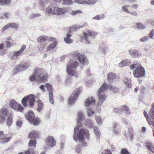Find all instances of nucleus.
Segmentation results:
<instances>
[{
	"label": "nucleus",
	"instance_id": "f257e3e1",
	"mask_svg": "<svg viewBox=\"0 0 154 154\" xmlns=\"http://www.w3.org/2000/svg\"><path fill=\"white\" fill-rule=\"evenodd\" d=\"M72 58L67 64L66 71L68 74L71 76H76L77 74L75 72V69L79 65L77 61L83 65L87 64L88 61L86 57L84 54L79 53L78 51H74L72 53Z\"/></svg>",
	"mask_w": 154,
	"mask_h": 154
},
{
	"label": "nucleus",
	"instance_id": "f03ea898",
	"mask_svg": "<svg viewBox=\"0 0 154 154\" xmlns=\"http://www.w3.org/2000/svg\"><path fill=\"white\" fill-rule=\"evenodd\" d=\"M84 118L83 113L81 112L78 113L77 123L75 127L73 138L75 141H79L81 143V145L85 146L86 145V143L84 142L85 140H88L89 139V134L87 129L83 128L79 130V127L81 125V121Z\"/></svg>",
	"mask_w": 154,
	"mask_h": 154
},
{
	"label": "nucleus",
	"instance_id": "7ed1b4c3",
	"mask_svg": "<svg viewBox=\"0 0 154 154\" xmlns=\"http://www.w3.org/2000/svg\"><path fill=\"white\" fill-rule=\"evenodd\" d=\"M111 91L114 93H118V88L115 86L111 85H107L106 83H104L97 91V96L98 97V106H100L104 102L106 98V95L103 93L107 90V89Z\"/></svg>",
	"mask_w": 154,
	"mask_h": 154
},
{
	"label": "nucleus",
	"instance_id": "20e7f679",
	"mask_svg": "<svg viewBox=\"0 0 154 154\" xmlns=\"http://www.w3.org/2000/svg\"><path fill=\"white\" fill-rule=\"evenodd\" d=\"M34 73L37 75V81L39 82H43L47 80L48 75L46 72H44L41 68H36L35 69Z\"/></svg>",
	"mask_w": 154,
	"mask_h": 154
},
{
	"label": "nucleus",
	"instance_id": "39448f33",
	"mask_svg": "<svg viewBox=\"0 0 154 154\" xmlns=\"http://www.w3.org/2000/svg\"><path fill=\"white\" fill-rule=\"evenodd\" d=\"M10 107L13 110L17 111L22 112L24 109L23 107L20 104L18 103L14 99L11 100L9 102Z\"/></svg>",
	"mask_w": 154,
	"mask_h": 154
},
{
	"label": "nucleus",
	"instance_id": "423d86ee",
	"mask_svg": "<svg viewBox=\"0 0 154 154\" xmlns=\"http://www.w3.org/2000/svg\"><path fill=\"white\" fill-rule=\"evenodd\" d=\"M96 35V32L88 31L84 33L83 40L86 44H89L90 43L91 38Z\"/></svg>",
	"mask_w": 154,
	"mask_h": 154
},
{
	"label": "nucleus",
	"instance_id": "0eeeda50",
	"mask_svg": "<svg viewBox=\"0 0 154 154\" xmlns=\"http://www.w3.org/2000/svg\"><path fill=\"white\" fill-rule=\"evenodd\" d=\"M10 113H9V109L6 108L4 107L0 109V122L3 123L5 122L6 117Z\"/></svg>",
	"mask_w": 154,
	"mask_h": 154
},
{
	"label": "nucleus",
	"instance_id": "6e6552de",
	"mask_svg": "<svg viewBox=\"0 0 154 154\" xmlns=\"http://www.w3.org/2000/svg\"><path fill=\"white\" fill-rule=\"evenodd\" d=\"M80 93L79 88L76 89L73 94H72L68 99V103L70 105L73 104L77 100Z\"/></svg>",
	"mask_w": 154,
	"mask_h": 154
},
{
	"label": "nucleus",
	"instance_id": "1a4fd4ad",
	"mask_svg": "<svg viewBox=\"0 0 154 154\" xmlns=\"http://www.w3.org/2000/svg\"><path fill=\"white\" fill-rule=\"evenodd\" d=\"M26 48V46L23 45L22 46L20 50L17 51H14L13 54L10 55L11 59L13 60H17L19 56L23 54V52Z\"/></svg>",
	"mask_w": 154,
	"mask_h": 154
},
{
	"label": "nucleus",
	"instance_id": "9d476101",
	"mask_svg": "<svg viewBox=\"0 0 154 154\" xmlns=\"http://www.w3.org/2000/svg\"><path fill=\"white\" fill-rule=\"evenodd\" d=\"M133 75L134 76L135 78L143 77L145 75V70L141 66L137 67L134 71Z\"/></svg>",
	"mask_w": 154,
	"mask_h": 154
},
{
	"label": "nucleus",
	"instance_id": "9b49d317",
	"mask_svg": "<svg viewBox=\"0 0 154 154\" xmlns=\"http://www.w3.org/2000/svg\"><path fill=\"white\" fill-rule=\"evenodd\" d=\"M149 116L151 117L152 119L154 120H152L149 117V116L147 113L144 111V115L145 117L146 118L148 124L150 125H152L154 122V108L152 107L151 108L149 112Z\"/></svg>",
	"mask_w": 154,
	"mask_h": 154
},
{
	"label": "nucleus",
	"instance_id": "f8f14e48",
	"mask_svg": "<svg viewBox=\"0 0 154 154\" xmlns=\"http://www.w3.org/2000/svg\"><path fill=\"white\" fill-rule=\"evenodd\" d=\"M29 66V63L22 62L20 64L16 66L15 69L16 70V72L20 71L26 69H27Z\"/></svg>",
	"mask_w": 154,
	"mask_h": 154
},
{
	"label": "nucleus",
	"instance_id": "ddd939ff",
	"mask_svg": "<svg viewBox=\"0 0 154 154\" xmlns=\"http://www.w3.org/2000/svg\"><path fill=\"white\" fill-rule=\"evenodd\" d=\"M97 0H75V2L79 4L93 5L95 4Z\"/></svg>",
	"mask_w": 154,
	"mask_h": 154
},
{
	"label": "nucleus",
	"instance_id": "4468645a",
	"mask_svg": "<svg viewBox=\"0 0 154 154\" xmlns=\"http://www.w3.org/2000/svg\"><path fill=\"white\" fill-rule=\"evenodd\" d=\"M46 142L48 146L52 147L55 146L56 144V141L55 140L54 137L51 136H49L47 138Z\"/></svg>",
	"mask_w": 154,
	"mask_h": 154
},
{
	"label": "nucleus",
	"instance_id": "2eb2a0df",
	"mask_svg": "<svg viewBox=\"0 0 154 154\" xmlns=\"http://www.w3.org/2000/svg\"><path fill=\"white\" fill-rule=\"evenodd\" d=\"M55 7L52 5H50L46 8V13L49 15H55Z\"/></svg>",
	"mask_w": 154,
	"mask_h": 154
},
{
	"label": "nucleus",
	"instance_id": "dca6fc26",
	"mask_svg": "<svg viewBox=\"0 0 154 154\" xmlns=\"http://www.w3.org/2000/svg\"><path fill=\"white\" fill-rule=\"evenodd\" d=\"M55 8V15H62L65 14L66 12V9L65 8H60L57 7H56Z\"/></svg>",
	"mask_w": 154,
	"mask_h": 154
},
{
	"label": "nucleus",
	"instance_id": "f3484780",
	"mask_svg": "<svg viewBox=\"0 0 154 154\" xmlns=\"http://www.w3.org/2000/svg\"><path fill=\"white\" fill-rule=\"evenodd\" d=\"M25 116L26 119L29 122L35 117V115L34 112L30 110L25 114Z\"/></svg>",
	"mask_w": 154,
	"mask_h": 154
},
{
	"label": "nucleus",
	"instance_id": "a211bd4d",
	"mask_svg": "<svg viewBox=\"0 0 154 154\" xmlns=\"http://www.w3.org/2000/svg\"><path fill=\"white\" fill-rule=\"evenodd\" d=\"M95 100L94 99L93 97H88L85 102V105L86 106H89L95 103Z\"/></svg>",
	"mask_w": 154,
	"mask_h": 154
},
{
	"label": "nucleus",
	"instance_id": "6ab92c4d",
	"mask_svg": "<svg viewBox=\"0 0 154 154\" xmlns=\"http://www.w3.org/2000/svg\"><path fill=\"white\" fill-rule=\"evenodd\" d=\"M29 95H31L29 97H28L29 103V106L31 108H32L34 106L35 103V98L34 97V95L32 94H30Z\"/></svg>",
	"mask_w": 154,
	"mask_h": 154
},
{
	"label": "nucleus",
	"instance_id": "aec40b11",
	"mask_svg": "<svg viewBox=\"0 0 154 154\" xmlns=\"http://www.w3.org/2000/svg\"><path fill=\"white\" fill-rule=\"evenodd\" d=\"M129 54L132 55L134 57H137L140 56L142 54L140 53H138L136 50L130 49L128 50Z\"/></svg>",
	"mask_w": 154,
	"mask_h": 154
},
{
	"label": "nucleus",
	"instance_id": "412c9836",
	"mask_svg": "<svg viewBox=\"0 0 154 154\" xmlns=\"http://www.w3.org/2000/svg\"><path fill=\"white\" fill-rule=\"evenodd\" d=\"M131 81V80L130 78H125L123 79V81L125 85L130 88H131L132 86Z\"/></svg>",
	"mask_w": 154,
	"mask_h": 154
},
{
	"label": "nucleus",
	"instance_id": "4be33fe9",
	"mask_svg": "<svg viewBox=\"0 0 154 154\" xmlns=\"http://www.w3.org/2000/svg\"><path fill=\"white\" fill-rule=\"evenodd\" d=\"M131 63L130 60H125L121 61L119 63V66L120 67H122L127 65H129Z\"/></svg>",
	"mask_w": 154,
	"mask_h": 154
},
{
	"label": "nucleus",
	"instance_id": "5701e85b",
	"mask_svg": "<svg viewBox=\"0 0 154 154\" xmlns=\"http://www.w3.org/2000/svg\"><path fill=\"white\" fill-rule=\"evenodd\" d=\"M13 117V113H10L7 119L6 123L8 126H10L12 124Z\"/></svg>",
	"mask_w": 154,
	"mask_h": 154
},
{
	"label": "nucleus",
	"instance_id": "b1692460",
	"mask_svg": "<svg viewBox=\"0 0 154 154\" xmlns=\"http://www.w3.org/2000/svg\"><path fill=\"white\" fill-rule=\"evenodd\" d=\"M38 134L37 131H33L29 133V138L35 139L38 137Z\"/></svg>",
	"mask_w": 154,
	"mask_h": 154
},
{
	"label": "nucleus",
	"instance_id": "393cba45",
	"mask_svg": "<svg viewBox=\"0 0 154 154\" xmlns=\"http://www.w3.org/2000/svg\"><path fill=\"white\" fill-rule=\"evenodd\" d=\"M40 121L38 117L33 118L29 122L31 124H32L34 125H38Z\"/></svg>",
	"mask_w": 154,
	"mask_h": 154
},
{
	"label": "nucleus",
	"instance_id": "a878e982",
	"mask_svg": "<svg viewBox=\"0 0 154 154\" xmlns=\"http://www.w3.org/2000/svg\"><path fill=\"white\" fill-rule=\"evenodd\" d=\"M66 36L64 38V40L65 42L67 44H70L73 42L72 39L70 38L72 36V35L69 33H67Z\"/></svg>",
	"mask_w": 154,
	"mask_h": 154
},
{
	"label": "nucleus",
	"instance_id": "bb28decb",
	"mask_svg": "<svg viewBox=\"0 0 154 154\" xmlns=\"http://www.w3.org/2000/svg\"><path fill=\"white\" fill-rule=\"evenodd\" d=\"M11 139L10 137H5L1 138L0 139V143L2 144H4L8 142Z\"/></svg>",
	"mask_w": 154,
	"mask_h": 154
},
{
	"label": "nucleus",
	"instance_id": "cd10ccee",
	"mask_svg": "<svg viewBox=\"0 0 154 154\" xmlns=\"http://www.w3.org/2000/svg\"><path fill=\"white\" fill-rule=\"evenodd\" d=\"M57 42L56 41H54L53 44H50L46 48V51H48L54 48L57 46Z\"/></svg>",
	"mask_w": 154,
	"mask_h": 154
},
{
	"label": "nucleus",
	"instance_id": "c85d7f7f",
	"mask_svg": "<svg viewBox=\"0 0 154 154\" xmlns=\"http://www.w3.org/2000/svg\"><path fill=\"white\" fill-rule=\"evenodd\" d=\"M116 74L112 72L109 73L107 75L108 79L110 82L112 81L116 78Z\"/></svg>",
	"mask_w": 154,
	"mask_h": 154
},
{
	"label": "nucleus",
	"instance_id": "c756f323",
	"mask_svg": "<svg viewBox=\"0 0 154 154\" xmlns=\"http://www.w3.org/2000/svg\"><path fill=\"white\" fill-rule=\"evenodd\" d=\"M146 146L148 150L151 153L154 154V147L151 143H146Z\"/></svg>",
	"mask_w": 154,
	"mask_h": 154
},
{
	"label": "nucleus",
	"instance_id": "7c9ffc66",
	"mask_svg": "<svg viewBox=\"0 0 154 154\" xmlns=\"http://www.w3.org/2000/svg\"><path fill=\"white\" fill-rule=\"evenodd\" d=\"M127 135L128 136L130 139H133L134 135L133 134V129L132 128L130 127L128 128Z\"/></svg>",
	"mask_w": 154,
	"mask_h": 154
},
{
	"label": "nucleus",
	"instance_id": "2f4dec72",
	"mask_svg": "<svg viewBox=\"0 0 154 154\" xmlns=\"http://www.w3.org/2000/svg\"><path fill=\"white\" fill-rule=\"evenodd\" d=\"M38 107L37 110L38 112H39L41 111L43 107V104L40 100H38L37 101Z\"/></svg>",
	"mask_w": 154,
	"mask_h": 154
},
{
	"label": "nucleus",
	"instance_id": "473e14b6",
	"mask_svg": "<svg viewBox=\"0 0 154 154\" xmlns=\"http://www.w3.org/2000/svg\"><path fill=\"white\" fill-rule=\"evenodd\" d=\"M31 95H27L26 96L24 97L22 100V104L23 106L26 107L27 106L26 103L27 100H28V97H29Z\"/></svg>",
	"mask_w": 154,
	"mask_h": 154
},
{
	"label": "nucleus",
	"instance_id": "72a5a7b5",
	"mask_svg": "<svg viewBox=\"0 0 154 154\" xmlns=\"http://www.w3.org/2000/svg\"><path fill=\"white\" fill-rule=\"evenodd\" d=\"M94 132L96 135V138L97 139H99L100 134L98 128L97 127L95 126L94 127Z\"/></svg>",
	"mask_w": 154,
	"mask_h": 154
},
{
	"label": "nucleus",
	"instance_id": "f704fd0d",
	"mask_svg": "<svg viewBox=\"0 0 154 154\" xmlns=\"http://www.w3.org/2000/svg\"><path fill=\"white\" fill-rule=\"evenodd\" d=\"M48 39V37L45 35H42L38 38L37 41L39 42H45Z\"/></svg>",
	"mask_w": 154,
	"mask_h": 154
},
{
	"label": "nucleus",
	"instance_id": "c9c22d12",
	"mask_svg": "<svg viewBox=\"0 0 154 154\" xmlns=\"http://www.w3.org/2000/svg\"><path fill=\"white\" fill-rule=\"evenodd\" d=\"M85 124L86 126L89 128H91L93 126L92 121L90 119H88L86 120Z\"/></svg>",
	"mask_w": 154,
	"mask_h": 154
},
{
	"label": "nucleus",
	"instance_id": "e433bc0d",
	"mask_svg": "<svg viewBox=\"0 0 154 154\" xmlns=\"http://www.w3.org/2000/svg\"><path fill=\"white\" fill-rule=\"evenodd\" d=\"M36 141L35 139H31L29 141L28 143L29 147L35 148L36 146Z\"/></svg>",
	"mask_w": 154,
	"mask_h": 154
},
{
	"label": "nucleus",
	"instance_id": "4c0bfd02",
	"mask_svg": "<svg viewBox=\"0 0 154 154\" xmlns=\"http://www.w3.org/2000/svg\"><path fill=\"white\" fill-rule=\"evenodd\" d=\"M121 109L122 112H125L126 114L128 115L130 113V111L128 106H121Z\"/></svg>",
	"mask_w": 154,
	"mask_h": 154
},
{
	"label": "nucleus",
	"instance_id": "58836bf2",
	"mask_svg": "<svg viewBox=\"0 0 154 154\" xmlns=\"http://www.w3.org/2000/svg\"><path fill=\"white\" fill-rule=\"evenodd\" d=\"M137 28L138 29L142 30L144 29L145 27L140 23H136Z\"/></svg>",
	"mask_w": 154,
	"mask_h": 154
},
{
	"label": "nucleus",
	"instance_id": "ea45409f",
	"mask_svg": "<svg viewBox=\"0 0 154 154\" xmlns=\"http://www.w3.org/2000/svg\"><path fill=\"white\" fill-rule=\"evenodd\" d=\"M51 0H39V5L44 6L45 5L49 3Z\"/></svg>",
	"mask_w": 154,
	"mask_h": 154
},
{
	"label": "nucleus",
	"instance_id": "a19ab883",
	"mask_svg": "<svg viewBox=\"0 0 154 154\" xmlns=\"http://www.w3.org/2000/svg\"><path fill=\"white\" fill-rule=\"evenodd\" d=\"M46 44L45 43H43L40 44L38 46V50L40 51H42L45 48V47Z\"/></svg>",
	"mask_w": 154,
	"mask_h": 154
},
{
	"label": "nucleus",
	"instance_id": "79ce46f5",
	"mask_svg": "<svg viewBox=\"0 0 154 154\" xmlns=\"http://www.w3.org/2000/svg\"><path fill=\"white\" fill-rule=\"evenodd\" d=\"M49 98L50 102L52 104L54 103L53 100V94L52 92H50L49 93Z\"/></svg>",
	"mask_w": 154,
	"mask_h": 154
},
{
	"label": "nucleus",
	"instance_id": "37998d69",
	"mask_svg": "<svg viewBox=\"0 0 154 154\" xmlns=\"http://www.w3.org/2000/svg\"><path fill=\"white\" fill-rule=\"evenodd\" d=\"M45 86L47 89V90L49 92V93L52 92V88L50 84L48 83H46L45 85Z\"/></svg>",
	"mask_w": 154,
	"mask_h": 154
},
{
	"label": "nucleus",
	"instance_id": "c03bdc74",
	"mask_svg": "<svg viewBox=\"0 0 154 154\" xmlns=\"http://www.w3.org/2000/svg\"><path fill=\"white\" fill-rule=\"evenodd\" d=\"M10 16V14L9 13H5L4 14L1 16V19H7L9 18Z\"/></svg>",
	"mask_w": 154,
	"mask_h": 154
},
{
	"label": "nucleus",
	"instance_id": "a18cd8bd",
	"mask_svg": "<svg viewBox=\"0 0 154 154\" xmlns=\"http://www.w3.org/2000/svg\"><path fill=\"white\" fill-rule=\"evenodd\" d=\"M87 113L89 117H91L93 114L94 113V111H92L91 109L89 107L87 109Z\"/></svg>",
	"mask_w": 154,
	"mask_h": 154
},
{
	"label": "nucleus",
	"instance_id": "49530a36",
	"mask_svg": "<svg viewBox=\"0 0 154 154\" xmlns=\"http://www.w3.org/2000/svg\"><path fill=\"white\" fill-rule=\"evenodd\" d=\"M34 74L32 75L29 78V79L30 81H33L37 80V77L36 76H37V75H35L34 73Z\"/></svg>",
	"mask_w": 154,
	"mask_h": 154
},
{
	"label": "nucleus",
	"instance_id": "de8ad7c7",
	"mask_svg": "<svg viewBox=\"0 0 154 154\" xmlns=\"http://www.w3.org/2000/svg\"><path fill=\"white\" fill-rule=\"evenodd\" d=\"M82 12L80 10H77L76 11H72L70 12V14L72 15H75L78 13H82Z\"/></svg>",
	"mask_w": 154,
	"mask_h": 154
},
{
	"label": "nucleus",
	"instance_id": "09e8293b",
	"mask_svg": "<svg viewBox=\"0 0 154 154\" xmlns=\"http://www.w3.org/2000/svg\"><path fill=\"white\" fill-rule=\"evenodd\" d=\"M11 0H0V4H10Z\"/></svg>",
	"mask_w": 154,
	"mask_h": 154
},
{
	"label": "nucleus",
	"instance_id": "8fccbe9b",
	"mask_svg": "<svg viewBox=\"0 0 154 154\" xmlns=\"http://www.w3.org/2000/svg\"><path fill=\"white\" fill-rule=\"evenodd\" d=\"M96 120L97 123L100 124H101L102 122V119L101 117L100 116H97L96 117Z\"/></svg>",
	"mask_w": 154,
	"mask_h": 154
},
{
	"label": "nucleus",
	"instance_id": "3c124183",
	"mask_svg": "<svg viewBox=\"0 0 154 154\" xmlns=\"http://www.w3.org/2000/svg\"><path fill=\"white\" fill-rule=\"evenodd\" d=\"M83 26H74L71 27L70 28V30H77L79 29L80 27H82Z\"/></svg>",
	"mask_w": 154,
	"mask_h": 154
},
{
	"label": "nucleus",
	"instance_id": "603ef678",
	"mask_svg": "<svg viewBox=\"0 0 154 154\" xmlns=\"http://www.w3.org/2000/svg\"><path fill=\"white\" fill-rule=\"evenodd\" d=\"M114 112H115L117 113L120 114L122 113V111L121 109V108H115L114 109Z\"/></svg>",
	"mask_w": 154,
	"mask_h": 154
},
{
	"label": "nucleus",
	"instance_id": "864d4df0",
	"mask_svg": "<svg viewBox=\"0 0 154 154\" xmlns=\"http://www.w3.org/2000/svg\"><path fill=\"white\" fill-rule=\"evenodd\" d=\"M121 154H131L127 149L125 148L121 150Z\"/></svg>",
	"mask_w": 154,
	"mask_h": 154
},
{
	"label": "nucleus",
	"instance_id": "5fc2aeb1",
	"mask_svg": "<svg viewBox=\"0 0 154 154\" xmlns=\"http://www.w3.org/2000/svg\"><path fill=\"white\" fill-rule=\"evenodd\" d=\"M149 39V37L148 36H145L141 38L140 41L141 42H145L147 41Z\"/></svg>",
	"mask_w": 154,
	"mask_h": 154
},
{
	"label": "nucleus",
	"instance_id": "6e6d98bb",
	"mask_svg": "<svg viewBox=\"0 0 154 154\" xmlns=\"http://www.w3.org/2000/svg\"><path fill=\"white\" fill-rule=\"evenodd\" d=\"M10 28H17L18 27V25L17 24L15 23H9Z\"/></svg>",
	"mask_w": 154,
	"mask_h": 154
},
{
	"label": "nucleus",
	"instance_id": "4d7b16f0",
	"mask_svg": "<svg viewBox=\"0 0 154 154\" xmlns=\"http://www.w3.org/2000/svg\"><path fill=\"white\" fill-rule=\"evenodd\" d=\"M13 41H7V42L5 46L7 48H10L13 45Z\"/></svg>",
	"mask_w": 154,
	"mask_h": 154
},
{
	"label": "nucleus",
	"instance_id": "13d9d810",
	"mask_svg": "<svg viewBox=\"0 0 154 154\" xmlns=\"http://www.w3.org/2000/svg\"><path fill=\"white\" fill-rule=\"evenodd\" d=\"M101 154H112L111 152L109 149H107L103 151Z\"/></svg>",
	"mask_w": 154,
	"mask_h": 154
},
{
	"label": "nucleus",
	"instance_id": "bf43d9fd",
	"mask_svg": "<svg viewBox=\"0 0 154 154\" xmlns=\"http://www.w3.org/2000/svg\"><path fill=\"white\" fill-rule=\"evenodd\" d=\"M71 78H68L66 79L65 82V83L67 85H68L71 82Z\"/></svg>",
	"mask_w": 154,
	"mask_h": 154
},
{
	"label": "nucleus",
	"instance_id": "052dcab7",
	"mask_svg": "<svg viewBox=\"0 0 154 154\" xmlns=\"http://www.w3.org/2000/svg\"><path fill=\"white\" fill-rule=\"evenodd\" d=\"M154 34V29H152L150 33L149 34V38L150 37L151 38H153V36Z\"/></svg>",
	"mask_w": 154,
	"mask_h": 154
},
{
	"label": "nucleus",
	"instance_id": "680f3d73",
	"mask_svg": "<svg viewBox=\"0 0 154 154\" xmlns=\"http://www.w3.org/2000/svg\"><path fill=\"white\" fill-rule=\"evenodd\" d=\"M9 25V24H8L4 26L2 29V31L4 32L5 30H6L8 28H10Z\"/></svg>",
	"mask_w": 154,
	"mask_h": 154
},
{
	"label": "nucleus",
	"instance_id": "e2e57ef3",
	"mask_svg": "<svg viewBox=\"0 0 154 154\" xmlns=\"http://www.w3.org/2000/svg\"><path fill=\"white\" fill-rule=\"evenodd\" d=\"M122 8L124 11L128 13H129L130 11L128 10L126 6H124L122 7Z\"/></svg>",
	"mask_w": 154,
	"mask_h": 154
},
{
	"label": "nucleus",
	"instance_id": "0e129e2a",
	"mask_svg": "<svg viewBox=\"0 0 154 154\" xmlns=\"http://www.w3.org/2000/svg\"><path fill=\"white\" fill-rule=\"evenodd\" d=\"M17 125L19 127H21L22 125V123L21 121H18L16 123Z\"/></svg>",
	"mask_w": 154,
	"mask_h": 154
},
{
	"label": "nucleus",
	"instance_id": "69168bd1",
	"mask_svg": "<svg viewBox=\"0 0 154 154\" xmlns=\"http://www.w3.org/2000/svg\"><path fill=\"white\" fill-rule=\"evenodd\" d=\"M65 3L67 4H71L72 3V2L71 0H63Z\"/></svg>",
	"mask_w": 154,
	"mask_h": 154
},
{
	"label": "nucleus",
	"instance_id": "338daca9",
	"mask_svg": "<svg viewBox=\"0 0 154 154\" xmlns=\"http://www.w3.org/2000/svg\"><path fill=\"white\" fill-rule=\"evenodd\" d=\"M129 13L134 16H137L138 15L136 11L131 12L130 11Z\"/></svg>",
	"mask_w": 154,
	"mask_h": 154
},
{
	"label": "nucleus",
	"instance_id": "774afa93",
	"mask_svg": "<svg viewBox=\"0 0 154 154\" xmlns=\"http://www.w3.org/2000/svg\"><path fill=\"white\" fill-rule=\"evenodd\" d=\"M45 85H42L40 86L39 88L42 90L43 92L45 91Z\"/></svg>",
	"mask_w": 154,
	"mask_h": 154
}]
</instances>
